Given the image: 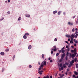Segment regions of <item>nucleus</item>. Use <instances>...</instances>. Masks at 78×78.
<instances>
[{
  "mask_svg": "<svg viewBox=\"0 0 78 78\" xmlns=\"http://www.w3.org/2000/svg\"><path fill=\"white\" fill-rule=\"evenodd\" d=\"M41 64V66L42 67H44V66H47V63L46 61H44L42 62Z\"/></svg>",
  "mask_w": 78,
  "mask_h": 78,
  "instance_id": "obj_1",
  "label": "nucleus"
},
{
  "mask_svg": "<svg viewBox=\"0 0 78 78\" xmlns=\"http://www.w3.org/2000/svg\"><path fill=\"white\" fill-rule=\"evenodd\" d=\"M65 55H66V54H65V53H63V54H62V55L61 57V58L64 59V58Z\"/></svg>",
  "mask_w": 78,
  "mask_h": 78,
  "instance_id": "obj_2",
  "label": "nucleus"
},
{
  "mask_svg": "<svg viewBox=\"0 0 78 78\" xmlns=\"http://www.w3.org/2000/svg\"><path fill=\"white\" fill-rule=\"evenodd\" d=\"M40 67H39L38 68V71H40V70H41V69H43V70H44V69H43V66H41H41H40Z\"/></svg>",
  "mask_w": 78,
  "mask_h": 78,
  "instance_id": "obj_3",
  "label": "nucleus"
},
{
  "mask_svg": "<svg viewBox=\"0 0 78 78\" xmlns=\"http://www.w3.org/2000/svg\"><path fill=\"white\" fill-rule=\"evenodd\" d=\"M42 72H43V70L39 71L38 72V73H39L40 75H42Z\"/></svg>",
  "mask_w": 78,
  "mask_h": 78,
  "instance_id": "obj_4",
  "label": "nucleus"
},
{
  "mask_svg": "<svg viewBox=\"0 0 78 78\" xmlns=\"http://www.w3.org/2000/svg\"><path fill=\"white\" fill-rule=\"evenodd\" d=\"M25 16L27 17H30V15L28 14H26L25 15Z\"/></svg>",
  "mask_w": 78,
  "mask_h": 78,
  "instance_id": "obj_5",
  "label": "nucleus"
},
{
  "mask_svg": "<svg viewBox=\"0 0 78 78\" xmlns=\"http://www.w3.org/2000/svg\"><path fill=\"white\" fill-rule=\"evenodd\" d=\"M0 54L2 55V56H4V55H5V52H2L0 53Z\"/></svg>",
  "mask_w": 78,
  "mask_h": 78,
  "instance_id": "obj_6",
  "label": "nucleus"
},
{
  "mask_svg": "<svg viewBox=\"0 0 78 78\" xmlns=\"http://www.w3.org/2000/svg\"><path fill=\"white\" fill-rule=\"evenodd\" d=\"M68 24L69 25H73V23H70V22H69L68 23Z\"/></svg>",
  "mask_w": 78,
  "mask_h": 78,
  "instance_id": "obj_7",
  "label": "nucleus"
},
{
  "mask_svg": "<svg viewBox=\"0 0 78 78\" xmlns=\"http://www.w3.org/2000/svg\"><path fill=\"white\" fill-rule=\"evenodd\" d=\"M74 62H75V61L74 59L72 60L70 62V63H71L72 64H74Z\"/></svg>",
  "mask_w": 78,
  "mask_h": 78,
  "instance_id": "obj_8",
  "label": "nucleus"
},
{
  "mask_svg": "<svg viewBox=\"0 0 78 78\" xmlns=\"http://www.w3.org/2000/svg\"><path fill=\"white\" fill-rule=\"evenodd\" d=\"M66 37H68V38H70V37H71V36L69 35H66Z\"/></svg>",
  "mask_w": 78,
  "mask_h": 78,
  "instance_id": "obj_9",
  "label": "nucleus"
},
{
  "mask_svg": "<svg viewBox=\"0 0 78 78\" xmlns=\"http://www.w3.org/2000/svg\"><path fill=\"white\" fill-rule=\"evenodd\" d=\"M51 50H52L53 51H56V50H57V49L56 48H55L54 49L52 48Z\"/></svg>",
  "mask_w": 78,
  "mask_h": 78,
  "instance_id": "obj_10",
  "label": "nucleus"
},
{
  "mask_svg": "<svg viewBox=\"0 0 78 78\" xmlns=\"http://www.w3.org/2000/svg\"><path fill=\"white\" fill-rule=\"evenodd\" d=\"M72 59H74L75 58V55L74 54H73L72 55Z\"/></svg>",
  "mask_w": 78,
  "mask_h": 78,
  "instance_id": "obj_11",
  "label": "nucleus"
},
{
  "mask_svg": "<svg viewBox=\"0 0 78 78\" xmlns=\"http://www.w3.org/2000/svg\"><path fill=\"white\" fill-rule=\"evenodd\" d=\"M28 49H29V50H31V45H30L28 46Z\"/></svg>",
  "mask_w": 78,
  "mask_h": 78,
  "instance_id": "obj_12",
  "label": "nucleus"
},
{
  "mask_svg": "<svg viewBox=\"0 0 78 78\" xmlns=\"http://www.w3.org/2000/svg\"><path fill=\"white\" fill-rule=\"evenodd\" d=\"M61 50V52H62V53H64L65 52V50Z\"/></svg>",
  "mask_w": 78,
  "mask_h": 78,
  "instance_id": "obj_13",
  "label": "nucleus"
},
{
  "mask_svg": "<svg viewBox=\"0 0 78 78\" xmlns=\"http://www.w3.org/2000/svg\"><path fill=\"white\" fill-rule=\"evenodd\" d=\"M64 76V74H63L62 75H61L60 76V78H62V77H63V76Z\"/></svg>",
  "mask_w": 78,
  "mask_h": 78,
  "instance_id": "obj_14",
  "label": "nucleus"
},
{
  "mask_svg": "<svg viewBox=\"0 0 78 78\" xmlns=\"http://www.w3.org/2000/svg\"><path fill=\"white\" fill-rule=\"evenodd\" d=\"M74 73L76 75H78V73L76 71H74Z\"/></svg>",
  "mask_w": 78,
  "mask_h": 78,
  "instance_id": "obj_15",
  "label": "nucleus"
},
{
  "mask_svg": "<svg viewBox=\"0 0 78 78\" xmlns=\"http://www.w3.org/2000/svg\"><path fill=\"white\" fill-rule=\"evenodd\" d=\"M27 36H26V35H25L23 36V38H24V39H27Z\"/></svg>",
  "mask_w": 78,
  "mask_h": 78,
  "instance_id": "obj_16",
  "label": "nucleus"
},
{
  "mask_svg": "<svg viewBox=\"0 0 78 78\" xmlns=\"http://www.w3.org/2000/svg\"><path fill=\"white\" fill-rule=\"evenodd\" d=\"M71 37H73V38H74V37H75V35H74V34H72L71 35Z\"/></svg>",
  "mask_w": 78,
  "mask_h": 78,
  "instance_id": "obj_17",
  "label": "nucleus"
},
{
  "mask_svg": "<svg viewBox=\"0 0 78 78\" xmlns=\"http://www.w3.org/2000/svg\"><path fill=\"white\" fill-rule=\"evenodd\" d=\"M59 66L60 67H62V62L61 63L59 64Z\"/></svg>",
  "mask_w": 78,
  "mask_h": 78,
  "instance_id": "obj_18",
  "label": "nucleus"
},
{
  "mask_svg": "<svg viewBox=\"0 0 78 78\" xmlns=\"http://www.w3.org/2000/svg\"><path fill=\"white\" fill-rule=\"evenodd\" d=\"M63 68H66V64H63Z\"/></svg>",
  "mask_w": 78,
  "mask_h": 78,
  "instance_id": "obj_19",
  "label": "nucleus"
},
{
  "mask_svg": "<svg viewBox=\"0 0 78 78\" xmlns=\"http://www.w3.org/2000/svg\"><path fill=\"white\" fill-rule=\"evenodd\" d=\"M5 68H3L2 69V72H3L5 71Z\"/></svg>",
  "mask_w": 78,
  "mask_h": 78,
  "instance_id": "obj_20",
  "label": "nucleus"
},
{
  "mask_svg": "<svg viewBox=\"0 0 78 78\" xmlns=\"http://www.w3.org/2000/svg\"><path fill=\"white\" fill-rule=\"evenodd\" d=\"M63 59H62L61 58V59H60L59 61V62H62V61H63V60H62Z\"/></svg>",
  "mask_w": 78,
  "mask_h": 78,
  "instance_id": "obj_21",
  "label": "nucleus"
},
{
  "mask_svg": "<svg viewBox=\"0 0 78 78\" xmlns=\"http://www.w3.org/2000/svg\"><path fill=\"white\" fill-rule=\"evenodd\" d=\"M56 13H57V10H55L53 12V14H56Z\"/></svg>",
  "mask_w": 78,
  "mask_h": 78,
  "instance_id": "obj_22",
  "label": "nucleus"
},
{
  "mask_svg": "<svg viewBox=\"0 0 78 78\" xmlns=\"http://www.w3.org/2000/svg\"><path fill=\"white\" fill-rule=\"evenodd\" d=\"M76 61H77V58H74V62H76Z\"/></svg>",
  "mask_w": 78,
  "mask_h": 78,
  "instance_id": "obj_23",
  "label": "nucleus"
},
{
  "mask_svg": "<svg viewBox=\"0 0 78 78\" xmlns=\"http://www.w3.org/2000/svg\"><path fill=\"white\" fill-rule=\"evenodd\" d=\"M24 34L25 36H29V35H30V34L28 33H25Z\"/></svg>",
  "mask_w": 78,
  "mask_h": 78,
  "instance_id": "obj_24",
  "label": "nucleus"
},
{
  "mask_svg": "<svg viewBox=\"0 0 78 78\" xmlns=\"http://www.w3.org/2000/svg\"><path fill=\"white\" fill-rule=\"evenodd\" d=\"M61 11H60L58 12V15H60V14H61Z\"/></svg>",
  "mask_w": 78,
  "mask_h": 78,
  "instance_id": "obj_25",
  "label": "nucleus"
},
{
  "mask_svg": "<svg viewBox=\"0 0 78 78\" xmlns=\"http://www.w3.org/2000/svg\"><path fill=\"white\" fill-rule=\"evenodd\" d=\"M42 58H43V59H44V55L42 54Z\"/></svg>",
  "mask_w": 78,
  "mask_h": 78,
  "instance_id": "obj_26",
  "label": "nucleus"
},
{
  "mask_svg": "<svg viewBox=\"0 0 78 78\" xmlns=\"http://www.w3.org/2000/svg\"><path fill=\"white\" fill-rule=\"evenodd\" d=\"M78 36V34H76L75 35V38H77V36Z\"/></svg>",
  "mask_w": 78,
  "mask_h": 78,
  "instance_id": "obj_27",
  "label": "nucleus"
},
{
  "mask_svg": "<svg viewBox=\"0 0 78 78\" xmlns=\"http://www.w3.org/2000/svg\"><path fill=\"white\" fill-rule=\"evenodd\" d=\"M18 20L19 21L21 20V17H20L18 18Z\"/></svg>",
  "mask_w": 78,
  "mask_h": 78,
  "instance_id": "obj_28",
  "label": "nucleus"
},
{
  "mask_svg": "<svg viewBox=\"0 0 78 78\" xmlns=\"http://www.w3.org/2000/svg\"><path fill=\"white\" fill-rule=\"evenodd\" d=\"M43 78H49V77L48 76H44Z\"/></svg>",
  "mask_w": 78,
  "mask_h": 78,
  "instance_id": "obj_29",
  "label": "nucleus"
},
{
  "mask_svg": "<svg viewBox=\"0 0 78 78\" xmlns=\"http://www.w3.org/2000/svg\"><path fill=\"white\" fill-rule=\"evenodd\" d=\"M69 52H67L66 53V56H69Z\"/></svg>",
  "mask_w": 78,
  "mask_h": 78,
  "instance_id": "obj_30",
  "label": "nucleus"
},
{
  "mask_svg": "<svg viewBox=\"0 0 78 78\" xmlns=\"http://www.w3.org/2000/svg\"><path fill=\"white\" fill-rule=\"evenodd\" d=\"M76 68H78V63L76 64Z\"/></svg>",
  "mask_w": 78,
  "mask_h": 78,
  "instance_id": "obj_31",
  "label": "nucleus"
},
{
  "mask_svg": "<svg viewBox=\"0 0 78 78\" xmlns=\"http://www.w3.org/2000/svg\"><path fill=\"white\" fill-rule=\"evenodd\" d=\"M9 49H5V51H6V52L9 51Z\"/></svg>",
  "mask_w": 78,
  "mask_h": 78,
  "instance_id": "obj_32",
  "label": "nucleus"
},
{
  "mask_svg": "<svg viewBox=\"0 0 78 78\" xmlns=\"http://www.w3.org/2000/svg\"><path fill=\"white\" fill-rule=\"evenodd\" d=\"M70 44H73V41H70Z\"/></svg>",
  "mask_w": 78,
  "mask_h": 78,
  "instance_id": "obj_33",
  "label": "nucleus"
},
{
  "mask_svg": "<svg viewBox=\"0 0 78 78\" xmlns=\"http://www.w3.org/2000/svg\"><path fill=\"white\" fill-rule=\"evenodd\" d=\"M74 51L75 52H76V48H74Z\"/></svg>",
  "mask_w": 78,
  "mask_h": 78,
  "instance_id": "obj_34",
  "label": "nucleus"
},
{
  "mask_svg": "<svg viewBox=\"0 0 78 78\" xmlns=\"http://www.w3.org/2000/svg\"><path fill=\"white\" fill-rule=\"evenodd\" d=\"M72 32H75V28H73L72 30Z\"/></svg>",
  "mask_w": 78,
  "mask_h": 78,
  "instance_id": "obj_35",
  "label": "nucleus"
},
{
  "mask_svg": "<svg viewBox=\"0 0 78 78\" xmlns=\"http://www.w3.org/2000/svg\"><path fill=\"white\" fill-rule=\"evenodd\" d=\"M67 56H66L65 58V59L66 61H67V59H68Z\"/></svg>",
  "mask_w": 78,
  "mask_h": 78,
  "instance_id": "obj_36",
  "label": "nucleus"
},
{
  "mask_svg": "<svg viewBox=\"0 0 78 78\" xmlns=\"http://www.w3.org/2000/svg\"><path fill=\"white\" fill-rule=\"evenodd\" d=\"M59 53H57L56 54V56L57 57V56H58L59 55Z\"/></svg>",
  "mask_w": 78,
  "mask_h": 78,
  "instance_id": "obj_37",
  "label": "nucleus"
},
{
  "mask_svg": "<svg viewBox=\"0 0 78 78\" xmlns=\"http://www.w3.org/2000/svg\"><path fill=\"white\" fill-rule=\"evenodd\" d=\"M12 58H13V60L14 61V58H15V55H13L12 57Z\"/></svg>",
  "mask_w": 78,
  "mask_h": 78,
  "instance_id": "obj_38",
  "label": "nucleus"
},
{
  "mask_svg": "<svg viewBox=\"0 0 78 78\" xmlns=\"http://www.w3.org/2000/svg\"><path fill=\"white\" fill-rule=\"evenodd\" d=\"M71 52H72V53H74V50H71Z\"/></svg>",
  "mask_w": 78,
  "mask_h": 78,
  "instance_id": "obj_39",
  "label": "nucleus"
},
{
  "mask_svg": "<svg viewBox=\"0 0 78 78\" xmlns=\"http://www.w3.org/2000/svg\"><path fill=\"white\" fill-rule=\"evenodd\" d=\"M61 70H64V68H63V66H62L61 67Z\"/></svg>",
  "mask_w": 78,
  "mask_h": 78,
  "instance_id": "obj_40",
  "label": "nucleus"
},
{
  "mask_svg": "<svg viewBox=\"0 0 78 78\" xmlns=\"http://www.w3.org/2000/svg\"><path fill=\"white\" fill-rule=\"evenodd\" d=\"M65 42H66V44H69V42L67 41H65Z\"/></svg>",
  "mask_w": 78,
  "mask_h": 78,
  "instance_id": "obj_41",
  "label": "nucleus"
},
{
  "mask_svg": "<svg viewBox=\"0 0 78 78\" xmlns=\"http://www.w3.org/2000/svg\"><path fill=\"white\" fill-rule=\"evenodd\" d=\"M57 40H58L57 39V38H55V39H54V41H57Z\"/></svg>",
  "mask_w": 78,
  "mask_h": 78,
  "instance_id": "obj_42",
  "label": "nucleus"
},
{
  "mask_svg": "<svg viewBox=\"0 0 78 78\" xmlns=\"http://www.w3.org/2000/svg\"><path fill=\"white\" fill-rule=\"evenodd\" d=\"M74 42H75V43H76V44H77L78 43V41H74Z\"/></svg>",
  "mask_w": 78,
  "mask_h": 78,
  "instance_id": "obj_43",
  "label": "nucleus"
},
{
  "mask_svg": "<svg viewBox=\"0 0 78 78\" xmlns=\"http://www.w3.org/2000/svg\"><path fill=\"white\" fill-rule=\"evenodd\" d=\"M67 51H70V48H67Z\"/></svg>",
  "mask_w": 78,
  "mask_h": 78,
  "instance_id": "obj_44",
  "label": "nucleus"
},
{
  "mask_svg": "<svg viewBox=\"0 0 78 78\" xmlns=\"http://www.w3.org/2000/svg\"><path fill=\"white\" fill-rule=\"evenodd\" d=\"M29 68H31V67H32V66L31 65H29Z\"/></svg>",
  "mask_w": 78,
  "mask_h": 78,
  "instance_id": "obj_45",
  "label": "nucleus"
},
{
  "mask_svg": "<svg viewBox=\"0 0 78 78\" xmlns=\"http://www.w3.org/2000/svg\"><path fill=\"white\" fill-rule=\"evenodd\" d=\"M74 55L75 56H76V55L77 54V53L75 52H74Z\"/></svg>",
  "mask_w": 78,
  "mask_h": 78,
  "instance_id": "obj_46",
  "label": "nucleus"
},
{
  "mask_svg": "<svg viewBox=\"0 0 78 78\" xmlns=\"http://www.w3.org/2000/svg\"><path fill=\"white\" fill-rule=\"evenodd\" d=\"M73 78H75V77H76V76L75 75V74H73Z\"/></svg>",
  "mask_w": 78,
  "mask_h": 78,
  "instance_id": "obj_47",
  "label": "nucleus"
},
{
  "mask_svg": "<svg viewBox=\"0 0 78 78\" xmlns=\"http://www.w3.org/2000/svg\"><path fill=\"white\" fill-rule=\"evenodd\" d=\"M10 13H11V12L9 11L7 12V13L8 14H10Z\"/></svg>",
  "mask_w": 78,
  "mask_h": 78,
  "instance_id": "obj_48",
  "label": "nucleus"
},
{
  "mask_svg": "<svg viewBox=\"0 0 78 78\" xmlns=\"http://www.w3.org/2000/svg\"><path fill=\"white\" fill-rule=\"evenodd\" d=\"M65 65H68H68H69V63H67V62H65Z\"/></svg>",
  "mask_w": 78,
  "mask_h": 78,
  "instance_id": "obj_49",
  "label": "nucleus"
},
{
  "mask_svg": "<svg viewBox=\"0 0 78 78\" xmlns=\"http://www.w3.org/2000/svg\"><path fill=\"white\" fill-rule=\"evenodd\" d=\"M71 67V65H70V64H69L68 66V67L70 68V67Z\"/></svg>",
  "mask_w": 78,
  "mask_h": 78,
  "instance_id": "obj_50",
  "label": "nucleus"
},
{
  "mask_svg": "<svg viewBox=\"0 0 78 78\" xmlns=\"http://www.w3.org/2000/svg\"><path fill=\"white\" fill-rule=\"evenodd\" d=\"M51 54H53V50H51Z\"/></svg>",
  "mask_w": 78,
  "mask_h": 78,
  "instance_id": "obj_51",
  "label": "nucleus"
},
{
  "mask_svg": "<svg viewBox=\"0 0 78 78\" xmlns=\"http://www.w3.org/2000/svg\"><path fill=\"white\" fill-rule=\"evenodd\" d=\"M66 48H69V46L68 45H66Z\"/></svg>",
  "mask_w": 78,
  "mask_h": 78,
  "instance_id": "obj_52",
  "label": "nucleus"
},
{
  "mask_svg": "<svg viewBox=\"0 0 78 78\" xmlns=\"http://www.w3.org/2000/svg\"><path fill=\"white\" fill-rule=\"evenodd\" d=\"M70 41V39L68 38V41H69V42Z\"/></svg>",
  "mask_w": 78,
  "mask_h": 78,
  "instance_id": "obj_53",
  "label": "nucleus"
},
{
  "mask_svg": "<svg viewBox=\"0 0 78 78\" xmlns=\"http://www.w3.org/2000/svg\"><path fill=\"white\" fill-rule=\"evenodd\" d=\"M53 62V60H50V62Z\"/></svg>",
  "mask_w": 78,
  "mask_h": 78,
  "instance_id": "obj_54",
  "label": "nucleus"
},
{
  "mask_svg": "<svg viewBox=\"0 0 78 78\" xmlns=\"http://www.w3.org/2000/svg\"><path fill=\"white\" fill-rule=\"evenodd\" d=\"M74 45L75 47H76V43L74 44Z\"/></svg>",
  "mask_w": 78,
  "mask_h": 78,
  "instance_id": "obj_55",
  "label": "nucleus"
},
{
  "mask_svg": "<svg viewBox=\"0 0 78 78\" xmlns=\"http://www.w3.org/2000/svg\"><path fill=\"white\" fill-rule=\"evenodd\" d=\"M71 41H73V37H71Z\"/></svg>",
  "mask_w": 78,
  "mask_h": 78,
  "instance_id": "obj_56",
  "label": "nucleus"
},
{
  "mask_svg": "<svg viewBox=\"0 0 78 78\" xmlns=\"http://www.w3.org/2000/svg\"><path fill=\"white\" fill-rule=\"evenodd\" d=\"M61 50H60L59 51L58 53H59V54L61 53Z\"/></svg>",
  "mask_w": 78,
  "mask_h": 78,
  "instance_id": "obj_57",
  "label": "nucleus"
},
{
  "mask_svg": "<svg viewBox=\"0 0 78 78\" xmlns=\"http://www.w3.org/2000/svg\"><path fill=\"white\" fill-rule=\"evenodd\" d=\"M53 48H56V46H53Z\"/></svg>",
  "mask_w": 78,
  "mask_h": 78,
  "instance_id": "obj_58",
  "label": "nucleus"
},
{
  "mask_svg": "<svg viewBox=\"0 0 78 78\" xmlns=\"http://www.w3.org/2000/svg\"><path fill=\"white\" fill-rule=\"evenodd\" d=\"M3 19H4V18H2V19L0 20H3Z\"/></svg>",
  "mask_w": 78,
  "mask_h": 78,
  "instance_id": "obj_59",
  "label": "nucleus"
},
{
  "mask_svg": "<svg viewBox=\"0 0 78 78\" xmlns=\"http://www.w3.org/2000/svg\"><path fill=\"white\" fill-rule=\"evenodd\" d=\"M75 30L76 31H78V29L77 28H76Z\"/></svg>",
  "mask_w": 78,
  "mask_h": 78,
  "instance_id": "obj_60",
  "label": "nucleus"
},
{
  "mask_svg": "<svg viewBox=\"0 0 78 78\" xmlns=\"http://www.w3.org/2000/svg\"><path fill=\"white\" fill-rule=\"evenodd\" d=\"M67 72H69V69H67Z\"/></svg>",
  "mask_w": 78,
  "mask_h": 78,
  "instance_id": "obj_61",
  "label": "nucleus"
},
{
  "mask_svg": "<svg viewBox=\"0 0 78 78\" xmlns=\"http://www.w3.org/2000/svg\"><path fill=\"white\" fill-rule=\"evenodd\" d=\"M53 78V76H51L49 78Z\"/></svg>",
  "mask_w": 78,
  "mask_h": 78,
  "instance_id": "obj_62",
  "label": "nucleus"
},
{
  "mask_svg": "<svg viewBox=\"0 0 78 78\" xmlns=\"http://www.w3.org/2000/svg\"><path fill=\"white\" fill-rule=\"evenodd\" d=\"M64 47H63V48H62L61 50H64Z\"/></svg>",
  "mask_w": 78,
  "mask_h": 78,
  "instance_id": "obj_63",
  "label": "nucleus"
},
{
  "mask_svg": "<svg viewBox=\"0 0 78 78\" xmlns=\"http://www.w3.org/2000/svg\"><path fill=\"white\" fill-rule=\"evenodd\" d=\"M76 23H78V21H76Z\"/></svg>",
  "mask_w": 78,
  "mask_h": 78,
  "instance_id": "obj_64",
  "label": "nucleus"
}]
</instances>
